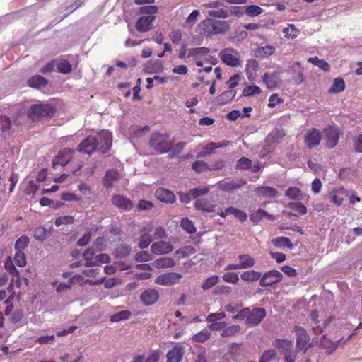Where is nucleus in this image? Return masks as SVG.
I'll return each mask as SVG.
<instances>
[{
  "instance_id": "nucleus-1",
  "label": "nucleus",
  "mask_w": 362,
  "mask_h": 362,
  "mask_svg": "<svg viewBox=\"0 0 362 362\" xmlns=\"http://www.w3.org/2000/svg\"><path fill=\"white\" fill-rule=\"evenodd\" d=\"M230 28V21L216 20L212 18H208L201 21L198 25L199 33L206 37L224 34L228 32Z\"/></svg>"
},
{
  "instance_id": "nucleus-2",
  "label": "nucleus",
  "mask_w": 362,
  "mask_h": 362,
  "mask_svg": "<svg viewBox=\"0 0 362 362\" xmlns=\"http://www.w3.org/2000/svg\"><path fill=\"white\" fill-rule=\"evenodd\" d=\"M56 112L54 106L49 103H37L30 106L27 115L32 121H38L44 117H51Z\"/></svg>"
},
{
  "instance_id": "nucleus-3",
  "label": "nucleus",
  "mask_w": 362,
  "mask_h": 362,
  "mask_svg": "<svg viewBox=\"0 0 362 362\" xmlns=\"http://www.w3.org/2000/svg\"><path fill=\"white\" fill-rule=\"evenodd\" d=\"M292 332L296 336V349L297 351L306 354L313 346L310 334L305 328L298 325H295L293 327Z\"/></svg>"
},
{
  "instance_id": "nucleus-4",
  "label": "nucleus",
  "mask_w": 362,
  "mask_h": 362,
  "mask_svg": "<svg viewBox=\"0 0 362 362\" xmlns=\"http://www.w3.org/2000/svg\"><path fill=\"white\" fill-rule=\"evenodd\" d=\"M274 346L279 352L284 356V362H295L297 358V349H293V342L292 340L276 339L274 342Z\"/></svg>"
},
{
  "instance_id": "nucleus-5",
  "label": "nucleus",
  "mask_w": 362,
  "mask_h": 362,
  "mask_svg": "<svg viewBox=\"0 0 362 362\" xmlns=\"http://www.w3.org/2000/svg\"><path fill=\"white\" fill-rule=\"evenodd\" d=\"M169 138L170 135L167 133L153 132L149 139V146L158 153H166L171 146Z\"/></svg>"
},
{
  "instance_id": "nucleus-6",
  "label": "nucleus",
  "mask_w": 362,
  "mask_h": 362,
  "mask_svg": "<svg viewBox=\"0 0 362 362\" xmlns=\"http://www.w3.org/2000/svg\"><path fill=\"white\" fill-rule=\"evenodd\" d=\"M246 184V180L242 178L236 180L226 178L218 182L217 187L221 191L232 192L241 189Z\"/></svg>"
},
{
  "instance_id": "nucleus-7",
  "label": "nucleus",
  "mask_w": 362,
  "mask_h": 362,
  "mask_svg": "<svg viewBox=\"0 0 362 362\" xmlns=\"http://www.w3.org/2000/svg\"><path fill=\"white\" fill-rule=\"evenodd\" d=\"M326 146L329 148H334L339 142L341 132L334 125H329L324 129Z\"/></svg>"
},
{
  "instance_id": "nucleus-8",
  "label": "nucleus",
  "mask_w": 362,
  "mask_h": 362,
  "mask_svg": "<svg viewBox=\"0 0 362 362\" xmlns=\"http://www.w3.org/2000/svg\"><path fill=\"white\" fill-rule=\"evenodd\" d=\"M283 274L276 269H272L265 272L259 281L261 287H267L280 283L283 280Z\"/></svg>"
},
{
  "instance_id": "nucleus-9",
  "label": "nucleus",
  "mask_w": 362,
  "mask_h": 362,
  "mask_svg": "<svg viewBox=\"0 0 362 362\" xmlns=\"http://www.w3.org/2000/svg\"><path fill=\"white\" fill-rule=\"evenodd\" d=\"M98 150L102 153H107L112 146V136L108 130H102L95 137Z\"/></svg>"
},
{
  "instance_id": "nucleus-10",
  "label": "nucleus",
  "mask_w": 362,
  "mask_h": 362,
  "mask_svg": "<svg viewBox=\"0 0 362 362\" xmlns=\"http://www.w3.org/2000/svg\"><path fill=\"white\" fill-rule=\"evenodd\" d=\"M239 263L238 264H228L225 270H238L248 269L252 267L255 264V259L248 254H242L238 256Z\"/></svg>"
},
{
  "instance_id": "nucleus-11",
  "label": "nucleus",
  "mask_w": 362,
  "mask_h": 362,
  "mask_svg": "<svg viewBox=\"0 0 362 362\" xmlns=\"http://www.w3.org/2000/svg\"><path fill=\"white\" fill-rule=\"evenodd\" d=\"M238 52L234 49H226L220 53L221 60L228 66L238 67L241 66V60L237 57Z\"/></svg>"
},
{
  "instance_id": "nucleus-12",
  "label": "nucleus",
  "mask_w": 362,
  "mask_h": 362,
  "mask_svg": "<svg viewBox=\"0 0 362 362\" xmlns=\"http://www.w3.org/2000/svg\"><path fill=\"white\" fill-rule=\"evenodd\" d=\"M76 151L71 148H64L59 151L53 163V167L56 168L57 165H59L64 166L72 161L75 158Z\"/></svg>"
},
{
  "instance_id": "nucleus-13",
  "label": "nucleus",
  "mask_w": 362,
  "mask_h": 362,
  "mask_svg": "<svg viewBox=\"0 0 362 362\" xmlns=\"http://www.w3.org/2000/svg\"><path fill=\"white\" fill-rule=\"evenodd\" d=\"M182 278V275L177 272H167L158 276L155 283L165 286H172L178 283Z\"/></svg>"
},
{
  "instance_id": "nucleus-14",
  "label": "nucleus",
  "mask_w": 362,
  "mask_h": 362,
  "mask_svg": "<svg viewBox=\"0 0 362 362\" xmlns=\"http://www.w3.org/2000/svg\"><path fill=\"white\" fill-rule=\"evenodd\" d=\"M322 139L320 131L316 128L308 129L304 136V142L309 148L317 146Z\"/></svg>"
},
{
  "instance_id": "nucleus-15",
  "label": "nucleus",
  "mask_w": 362,
  "mask_h": 362,
  "mask_svg": "<svg viewBox=\"0 0 362 362\" xmlns=\"http://www.w3.org/2000/svg\"><path fill=\"white\" fill-rule=\"evenodd\" d=\"M154 228L153 223L150 222L145 225L141 233H142L139 239L138 246L141 249L147 248L153 241L151 235L150 234Z\"/></svg>"
},
{
  "instance_id": "nucleus-16",
  "label": "nucleus",
  "mask_w": 362,
  "mask_h": 362,
  "mask_svg": "<svg viewBox=\"0 0 362 362\" xmlns=\"http://www.w3.org/2000/svg\"><path fill=\"white\" fill-rule=\"evenodd\" d=\"M95 150H98L97 139L94 136H88L79 144L76 151L90 155Z\"/></svg>"
},
{
  "instance_id": "nucleus-17",
  "label": "nucleus",
  "mask_w": 362,
  "mask_h": 362,
  "mask_svg": "<svg viewBox=\"0 0 362 362\" xmlns=\"http://www.w3.org/2000/svg\"><path fill=\"white\" fill-rule=\"evenodd\" d=\"M154 16H141L136 22V29L140 33L147 32L153 28V23L155 21Z\"/></svg>"
},
{
  "instance_id": "nucleus-18",
  "label": "nucleus",
  "mask_w": 362,
  "mask_h": 362,
  "mask_svg": "<svg viewBox=\"0 0 362 362\" xmlns=\"http://www.w3.org/2000/svg\"><path fill=\"white\" fill-rule=\"evenodd\" d=\"M140 299L145 305H151L158 300L159 293L157 290L149 288L141 293Z\"/></svg>"
},
{
  "instance_id": "nucleus-19",
  "label": "nucleus",
  "mask_w": 362,
  "mask_h": 362,
  "mask_svg": "<svg viewBox=\"0 0 362 362\" xmlns=\"http://www.w3.org/2000/svg\"><path fill=\"white\" fill-rule=\"evenodd\" d=\"M155 197L159 201L166 204H173L176 199L175 195L172 191L163 187H159L156 190Z\"/></svg>"
},
{
  "instance_id": "nucleus-20",
  "label": "nucleus",
  "mask_w": 362,
  "mask_h": 362,
  "mask_svg": "<svg viewBox=\"0 0 362 362\" xmlns=\"http://www.w3.org/2000/svg\"><path fill=\"white\" fill-rule=\"evenodd\" d=\"M151 250L153 254L161 255L171 252L173 250V246L168 242L159 241L151 245Z\"/></svg>"
},
{
  "instance_id": "nucleus-21",
  "label": "nucleus",
  "mask_w": 362,
  "mask_h": 362,
  "mask_svg": "<svg viewBox=\"0 0 362 362\" xmlns=\"http://www.w3.org/2000/svg\"><path fill=\"white\" fill-rule=\"evenodd\" d=\"M112 203L116 207L124 211H130L134 206L129 199L120 194L114 195L112 198Z\"/></svg>"
},
{
  "instance_id": "nucleus-22",
  "label": "nucleus",
  "mask_w": 362,
  "mask_h": 362,
  "mask_svg": "<svg viewBox=\"0 0 362 362\" xmlns=\"http://www.w3.org/2000/svg\"><path fill=\"white\" fill-rule=\"evenodd\" d=\"M122 176L118 170L110 169L108 170L105 177L103 179V185L106 188H111L113 187L115 182L119 181Z\"/></svg>"
},
{
  "instance_id": "nucleus-23",
  "label": "nucleus",
  "mask_w": 362,
  "mask_h": 362,
  "mask_svg": "<svg viewBox=\"0 0 362 362\" xmlns=\"http://www.w3.org/2000/svg\"><path fill=\"white\" fill-rule=\"evenodd\" d=\"M194 207L197 210L211 213L216 211V204H214V201L210 199H197L194 204Z\"/></svg>"
},
{
  "instance_id": "nucleus-24",
  "label": "nucleus",
  "mask_w": 362,
  "mask_h": 362,
  "mask_svg": "<svg viewBox=\"0 0 362 362\" xmlns=\"http://www.w3.org/2000/svg\"><path fill=\"white\" fill-rule=\"evenodd\" d=\"M185 355V348L180 344H176L170 350L167 355L166 362H180Z\"/></svg>"
},
{
  "instance_id": "nucleus-25",
  "label": "nucleus",
  "mask_w": 362,
  "mask_h": 362,
  "mask_svg": "<svg viewBox=\"0 0 362 362\" xmlns=\"http://www.w3.org/2000/svg\"><path fill=\"white\" fill-rule=\"evenodd\" d=\"M280 72L275 71L271 74L265 73L262 76V81L269 89L276 88L281 83Z\"/></svg>"
},
{
  "instance_id": "nucleus-26",
  "label": "nucleus",
  "mask_w": 362,
  "mask_h": 362,
  "mask_svg": "<svg viewBox=\"0 0 362 362\" xmlns=\"http://www.w3.org/2000/svg\"><path fill=\"white\" fill-rule=\"evenodd\" d=\"M339 341V340L332 341L326 335H323L320 341V346L325 350L327 355H330L337 349Z\"/></svg>"
},
{
  "instance_id": "nucleus-27",
  "label": "nucleus",
  "mask_w": 362,
  "mask_h": 362,
  "mask_svg": "<svg viewBox=\"0 0 362 362\" xmlns=\"http://www.w3.org/2000/svg\"><path fill=\"white\" fill-rule=\"evenodd\" d=\"M266 316V310L264 308H254L250 310V316L248 317V324L257 325Z\"/></svg>"
},
{
  "instance_id": "nucleus-28",
  "label": "nucleus",
  "mask_w": 362,
  "mask_h": 362,
  "mask_svg": "<svg viewBox=\"0 0 362 362\" xmlns=\"http://www.w3.org/2000/svg\"><path fill=\"white\" fill-rule=\"evenodd\" d=\"M290 71H292L294 74L292 81L297 85L302 83L304 81V76L303 74V69L301 66L300 62H296L293 63L291 66Z\"/></svg>"
},
{
  "instance_id": "nucleus-29",
  "label": "nucleus",
  "mask_w": 362,
  "mask_h": 362,
  "mask_svg": "<svg viewBox=\"0 0 362 362\" xmlns=\"http://www.w3.org/2000/svg\"><path fill=\"white\" fill-rule=\"evenodd\" d=\"M226 144H221L215 142H210L206 146H204L202 150L198 153V158H204L214 153L216 149L226 146Z\"/></svg>"
},
{
  "instance_id": "nucleus-30",
  "label": "nucleus",
  "mask_w": 362,
  "mask_h": 362,
  "mask_svg": "<svg viewBox=\"0 0 362 362\" xmlns=\"http://www.w3.org/2000/svg\"><path fill=\"white\" fill-rule=\"evenodd\" d=\"M27 83L30 87L39 89L45 87L48 81L40 75H35L28 78Z\"/></svg>"
},
{
  "instance_id": "nucleus-31",
  "label": "nucleus",
  "mask_w": 362,
  "mask_h": 362,
  "mask_svg": "<svg viewBox=\"0 0 362 362\" xmlns=\"http://www.w3.org/2000/svg\"><path fill=\"white\" fill-rule=\"evenodd\" d=\"M235 90H228L220 94L216 98V103L219 105H223L230 103L235 96Z\"/></svg>"
},
{
  "instance_id": "nucleus-32",
  "label": "nucleus",
  "mask_w": 362,
  "mask_h": 362,
  "mask_svg": "<svg viewBox=\"0 0 362 362\" xmlns=\"http://www.w3.org/2000/svg\"><path fill=\"white\" fill-rule=\"evenodd\" d=\"M256 193L262 197L274 198L277 195L278 192L272 187L259 186L256 188Z\"/></svg>"
},
{
  "instance_id": "nucleus-33",
  "label": "nucleus",
  "mask_w": 362,
  "mask_h": 362,
  "mask_svg": "<svg viewBox=\"0 0 362 362\" xmlns=\"http://www.w3.org/2000/svg\"><path fill=\"white\" fill-rule=\"evenodd\" d=\"M272 245L277 248L286 247L289 250H292L294 246L291 243V240L286 237H277L272 240Z\"/></svg>"
},
{
  "instance_id": "nucleus-34",
  "label": "nucleus",
  "mask_w": 362,
  "mask_h": 362,
  "mask_svg": "<svg viewBox=\"0 0 362 362\" xmlns=\"http://www.w3.org/2000/svg\"><path fill=\"white\" fill-rule=\"evenodd\" d=\"M344 194L343 188L334 189L329 194V199L335 205L339 206L343 203Z\"/></svg>"
},
{
  "instance_id": "nucleus-35",
  "label": "nucleus",
  "mask_w": 362,
  "mask_h": 362,
  "mask_svg": "<svg viewBox=\"0 0 362 362\" xmlns=\"http://www.w3.org/2000/svg\"><path fill=\"white\" fill-rule=\"evenodd\" d=\"M153 266L158 269L171 268L175 266L174 260L170 257H161L152 263Z\"/></svg>"
},
{
  "instance_id": "nucleus-36",
  "label": "nucleus",
  "mask_w": 362,
  "mask_h": 362,
  "mask_svg": "<svg viewBox=\"0 0 362 362\" xmlns=\"http://www.w3.org/2000/svg\"><path fill=\"white\" fill-rule=\"evenodd\" d=\"M345 89V83L343 78H336L334 79L333 83L329 88L328 92L329 93H339L344 91Z\"/></svg>"
},
{
  "instance_id": "nucleus-37",
  "label": "nucleus",
  "mask_w": 362,
  "mask_h": 362,
  "mask_svg": "<svg viewBox=\"0 0 362 362\" xmlns=\"http://www.w3.org/2000/svg\"><path fill=\"white\" fill-rule=\"evenodd\" d=\"M261 273L255 270H249L244 272L241 274L240 278L245 281H260Z\"/></svg>"
},
{
  "instance_id": "nucleus-38",
  "label": "nucleus",
  "mask_w": 362,
  "mask_h": 362,
  "mask_svg": "<svg viewBox=\"0 0 362 362\" xmlns=\"http://www.w3.org/2000/svg\"><path fill=\"white\" fill-rule=\"evenodd\" d=\"M211 336V333L207 329H204L192 336V340L197 343H204Z\"/></svg>"
},
{
  "instance_id": "nucleus-39",
  "label": "nucleus",
  "mask_w": 362,
  "mask_h": 362,
  "mask_svg": "<svg viewBox=\"0 0 362 362\" xmlns=\"http://www.w3.org/2000/svg\"><path fill=\"white\" fill-rule=\"evenodd\" d=\"M334 315H329L322 324L314 325L312 330L314 334H320L324 332L327 327L334 320Z\"/></svg>"
},
{
  "instance_id": "nucleus-40",
  "label": "nucleus",
  "mask_w": 362,
  "mask_h": 362,
  "mask_svg": "<svg viewBox=\"0 0 362 362\" xmlns=\"http://www.w3.org/2000/svg\"><path fill=\"white\" fill-rule=\"evenodd\" d=\"M283 33L285 37L293 40L298 37L299 30L296 28L294 24H288V27L283 29Z\"/></svg>"
},
{
  "instance_id": "nucleus-41",
  "label": "nucleus",
  "mask_w": 362,
  "mask_h": 362,
  "mask_svg": "<svg viewBox=\"0 0 362 362\" xmlns=\"http://www.w3.org/2000/svg\"><path fill=\"white\" fill-rule=\"evenodd\" d=\"M56 66L59 72L64 74L70 73L72 70L71 65L66 59L60 61L57 60Z\"/></svg>"
},
{
  "instance_id": "nucleus-42",
  "label": "nucleus",
  "mask_w": 362,
  "mask_h": 362,
  "mask_svg": "<svg viewBox=\"0 0 362 362\" xmlns=\"http://www.w3.org/2000/svg\"><path fill=\"white\" fill-rule=\"evenodd\" d=\"M5 269L13 276H18L19 275L18 270L16 268L13 260L10 256L7 257L4 262Z\"/></svg>"
},
{
  "instance_id": "nucleus-43",
  "label": "nucleus",
  "mask_w": 362,
  "mask_h": 362,
  "mask_svg": "<svg viewBox=\"0 0 362 362\" xmlns=\"http://www.w3.org/2000/svg\"><path fill=\"white\" fill-rule=\"evenodd\" d=\"M209 192V187L207 186H199L198 187L191 189L190 194L192 199H199V197L206 194Z\"/></svg>"
},
{
  "instance_id": "nucleus-44",
  "label": "nucleus",
  "mask_w": 362,
  "mask_h": 362,
  "mask_svg": "<svg viewBox=\"0 0 362 362\" xmlns=\"http://www.w3.org/2000/svg\"><path fill=\"white\" fill-rule=\"evenodd\" d=\"M180 226L182 228L189 234H193L196 232L194 224L187 218H185L181 221Z\"/></svg>"
},
{
  "instance_id": "nucleus-45",
  "label": "nucleus",
  "mask_w": 362,
  "mask_h": 362,
  "mask_svg": "<svg viewBox=\"0 0 362 362\" xmlns=\"http://www.w3.org/2000/svg\"><path fill=\"white\" fill-rule=\"evenodd\" d=\"M219 281V277L217 275L211 276L207 278L202 284V288L204 291H208L211 289L213 286L218 284Z\"/></svg>"
},
{
  "instance_id": "nucleus-46",
  "label": "nucleus",
  "mask_w": 362,
  "mask_h": 362,
  "mask_svg": "<svg viewBox=\"0 0 362 362\" xmlns=\"http://www.w3.org/2000/svg\"><path fill=\"white\" fill-rule=\"evenodd\" d=\"M30 243L29 238L23 235L21 237H20L15 243V250L16 251H23L25 250V248Z\"/></svg>"
},
{
  "instance_id": "nucleus-47",
  "label": "nucleus",
  "mask_w": 362,
  "mask_h": 362,
  "mask_svg": "<svg viewBox=\"0 0 362 362\" xmlns=\"http://www.w3.org/2000/svg\"><path fill=\"white\" fill-rule=\"evenodd\" d=\"M94 255L95 252L93 248H88L83 253V257L86 260V262L84 263L86 267H90L95 264V261H93Z\"/></svg>"
},
{
  "instance_id": "nucleus-48",
  "label": "nucleus",
  "mask_w": 362,
  "mask_h": 362,
  "mask_svg": "<svg viewBox=\"0 0 362 362\" xmlns=\"http://www.w3.org/2000/svg\"><path fill=\"white\" fill-rule=\"evenodd\" d=\"M252 167V160L246 157H241L237 161L235 168L238 170H248Z\"/></svg>"
},
{
  "instance_id": "nucleus-49",
  "label": "nucleus",
  "mask_w": 362,
  "mask_h": 362,
  "mask_svg": "<svg viewBox=\"0 0 362 362\" xmlns=\"http://www.w3.org/2000/svg\"><path fill=\"white\" fill-rule=\"evenodd\" d=\"M131 312L129 310H122L117 313L110 316V321L113 322H119L121 320H127L131 316Z\"/></svg>"
},
{
  "instance_id": "nucleus-50",
  "label": "nucleus",
  "mask_w": 362,
  "mask_h": 362,
  "mask_svg": "<svg viewBox=\"0 0 362 362\" xmlns=\"http://www.w3.org/2000/svg\"><path fill=\"white\" fill-rule=\"evenodd\" d=\"M195 253L194 248L191 245L184 246L175 251L180 257H187Z\"/></svg>"
},
{
  "instance_id": "nucleus-51",
  "label": "nucleus",
  "mask_w": 362,
  "mask_h": 362,
  "mask_svg": "<svg viewBox=\"0 0 362 362\" xmlns=\"http://www.w3.org/2000/svg\"><path fill=\"white\" fill-rule=\"evenodd\" d=\"M228 212H230V214H233L240 222H245L247 218V215L245 211L235 207H229Z\"/></svg>"
},
{
  "instance_id": "nucleus-52",
  "label": "nucleus",
  "mask_w": 362,
  "mask_h": 362,
  "mask_svg": "<svg viewBox=\"0 0 362 362\" xmlns=\"http://www.w3.org/2000/svg\"><path fill=\"white\" fill-rule=\"evenodd\" d=\"M263 9L257 5H250L246 7L245 13L250 17H255L260 15Z\"/></svg>"
},
{
  "instance_id": "nucleus-53",
  "label": "nucleus",
  "mask_w": 362,
  "mask_h": 362,
  "mask_svg": "<svg viewBox=\"0 0 362 362\" xmlns=\"http://www.w3.org/2000/svg\"><path fill=\"white\" fill-rule=\"evenodd\" d=\"M275 51V48L272 45H266L257 49V53L261 57H267L272 55Z\"/></svg>"
},
{
  "instance_id": "nucleus-54",
  "label": "nucleus",
  "mask_w": 362,
  "mask_h": 362,
  "mask_svg": "<svg viewBox=\"0 0 362 362\" xmlns=\"http://www.w3.org/2000/svg\"><path fill=\"white\" fill-rule=\"evenodd\" d=\"M209 52V49L207 47H197V48H192L189 49L188 51L187 56L188 57H195L198 55L204 56L206 55Z\"/></svg>"
},
{
  "instance_id": "nucleus-55",
  "label": "nucleus",
  "mask_w": 362,
  "mask_h": 362,
  "mask_svg": "<svg viewBox=\"0 0 362 362\" xmlns=\"http://www.w3.org/2000/svg\"><path fill=\"white\" fill-rule=\"evenodd\" d=\"M14 262L20 267H25L27 263L25 253L23 251H16L14 255Z\"/></svg>"
},
{
  "instance_id": "nucleus-56",
  "label": "nucleus",
  "mask_w": 362,
  "mask_h": 362,
  "mask_svg": "<svg viewBox=\"0 0 362 362\" xmlns=\"http://www.w3.org/2000/svg\"><path fill=\"white\" fill-rule=\"evenodd\" d=\"M261 93V88L256 86H249L243 89V95L245 97L252 96L255 95H258Z\"/></svg>"
},
{
  "instance_id": "nucleus-57",
  "label": "nucleus",
  "mask_w": 362,
  "mask_h": 362,
  "mask_svg": "<svg viewBox=\"0 0 362 362\" xmlns=\"http://www.w3.org/2000/svg\"><path fill=\"white\" fill-rule=\"evenodd\" d=\"M276 351L274 349H269L263 353V354L260 357L259 362H271L272 361H274L276 358Z\"/></svg>"
},
{
  "instance_id": "nucleus-58",
  "label": "nucleus",
  "mask_w": 362,
  "mask_h": 362,
  "mask_svg": "<svg viewBox=\"0 0 362 362\" xmlns=\"http://www.w3.org/2000/svg\"><path fill=\"white\" fill-rule=\"evenodd\" d=\"M158 12V6L154 5H148L140 7L138 10L139 14H148L149 16H153V14Z\"/></svg>"
},
{
  "instance_id": "nucleus-59",
  "label": "nucleus",
  "mask_w": 362,
  "mask_h": 362,
  "mask_svg": "<svg viewBox=\"0 0 362 362\" xmlns=\"http://www.w3.org/2000/svg\"><path fill=\"white\" fill-rule=\"evenodd\" d=\"M74 221V218L71 216H59L55 219L54 224L59 227L62 225L72 224Z\"/></svg>"
},
{
  "instance_id": "nucleus-60",
  "label": "nucleus",
  "mask_w": 362,
  "mask_h": 362,
  "mask_svg": "<svg viewBox=\"0 0 362 362\" xmlns=\"http://www.w3.org/2000/svg\"><path fill=\"white\" fill-rule=\"evenodd\" d=\"M208 15L210 17L213 18H218L221 19H225L228 17L229 14L228 12L223 8L218 9V10H211L209 11Z\"/></svg>"
},
{
  "instance_id": "nucleus-61",
  "label": "nucleus",
  "mask_w": 362,
  "mask_h": 362,
  "mask_svg": "<svg viewBox=\"0 0 362 362\" xmlns=\"http://www.w3.org/2000/svg\"><path fill=\"white\" fill-rule=\"evenodd\" d=\"M222 279L227 283L236 284L239 281L238 274L235 272H227L222 276Z\"/></svg>"
},
{
  "instance_id": "nucleus-62",
  "label": "nucleus",
  "mask_w": 362,
  "mask_h": 362,
  "mask_svg": "<svg viewBox=\"0 0 362 362\" xmlns=\"http://www.w3.org/2000/svg\"><path fill=\"white\" fill-rule=\"evenodd\" d=\"M0 125L1 130L2 132H7L11 128L12 121L9 117L6 115H2L0 117Z\"/></svg>"
},
{
  "instance_id": "nucleus-63",
  "label": "nucleus",
  "mask_w": 362,
  "mask_h": 362,
  "mask_svg": "<svg viewBox=\"0 0 362 362\" xmlns=\"http://www.w3.org/2000/svg\"><path fill=\"white\" fill-rule=\"evenodd\" d=\"M192 168L197 173H202L204 170H209V165L205 161L196 160L192 164Z\"/></svg>"
},
{
  "instance_id": "nucleus-64",
  "label": "nucleus",
  "mask_w": 362,
  "mask_h": 362,
  "mask_svg": "<svg viewBox=\"0 0 362 362\" xmlns=\"http://www.w3.org/2000/svg\"><path fill=\"white\" fill-rule=\"evenodd\" d=\"M47 237V230L44 227H38L34 231V238L40 242H43Z\"/></svg>"
}]
</instances>
